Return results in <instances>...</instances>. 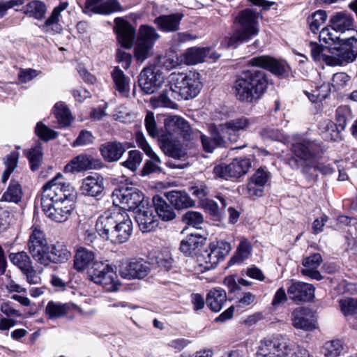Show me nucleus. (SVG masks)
<instances>
[{
	"instance_id": "nucleus-1",
	"label": "nucleus",
	"mask_w": 357,
	"mask_h": 357,
	"mask_svg": "<svg viewBox=\"0 0 357 357\" xmlns=\"http://www.w3.org/2000/svg\"><path fill=\"white\" fill-rule=\"evenodd\" d=\"M57 174L43 187L40 204L45 215L56 222H64L71 216L75 208L76 192L69 183L63 182Z\"/></svg>"
},
{
	"instance_id": "nucleus-2",
	"label": "nucleus",
	"mask_w": 357,
	"mask_h": 357,
	"mask_svg": "<svg viewBox=\"0 0 357 357\" xmlns=\"http://www.w3.org/2000/svg\"><path fill=\"white\" fill-rule=\"evenodd\" d=\"M268 87L266 74L259 70H245L234 82L232 90L237 100L254 103L261 98Z\"/></svg>"
},
{
	"instance_id": "nucleus-3",
	"label": "nucleus",
	"mask_w": 357,
	"mask_h": 357,
	"mask_svg": "<svg viewBox=\"0 0 357 357\" xmlns=\"http://www.w3.org/2000/svg\"><path fill=\"white\" fill-rule=\"evenodd\" d=\"M293 156L289 160V165L294 169L301 167V172L306 174L310 169H317L318 164L324 154L321 144L308 138L299 139L291 146Z\"/></svg>"
},
{
	"instance_id": "nucleus-4",
	"label": "nucleus",
	"mask_w": 357,
	"mask_h": 357,
	"mask_svg": "<svg viewBox=\"0 0 357 357\" xmlns=\"http://www.w3.org/2000/svg\"><path fill=\"white\" fill-rule=\"evenodd\" d=\"M94 259L95 254L93 251L79 247L75 255L74 267L78 271H83L92 264V268L89 272L90 280L96 284L103 285L107 291H111L112 268L109 261L94 262Z\"/></svg>"
},
{
	"instance_id": "nucleus-5",
	"label": "nucleus",
	"mask_w": 357,
	"mask_h": 357,
	"mask_svg": "<svg viewBox=\"0 0 357 357\" xmlns=\"http://www.w3.org/2000/svg\"><path fill=\"white\" fill-rule=\"evenodd\" d=\"M259 13L251 8H245L238 13L234 21L230 36L226 38L227 46L236 48L243 43L248 42L259 32L258 19Z\"/></svg>"
},
{
	"instance_id": "nucleus-6",
	"label": "nucleus",
	"mask_w": 357,
	"mask_h": 357,
	"mask_svg": "<svg viewBox=\"0 0 357 357\" xmlns=\"http://www.w3.org/2000/svg\"><path fill=\"white\" fill-rule=\"evenodd\" d=\"M169 85L172 96L175 93L185 100L193 98L202 89L200 75L192 71L185 74L173 73L169 76Z\"/></svg>"
},
{
	"instance_id": "nucleus-7",
	"label": "nucleus",
	"mask_w": 357,
	"mask_h": 357,
	"mask_svg": "<svg viewBox=\"0 0 357 357\" xmlns=\"http://www.w3.org/2000/svg\"><path fill=\"white\" fill-rule=\"evenodd\" d=\"M149 202L142 191L136 188L119 186L113 190V208H121L122 211L137 212Z\"/></svg>"
},
{
	"instance_id": "nucleus-8",
	"label": "nucleus",
	"mask_w": 357,
	"mask_h": 357,
	"mask_svg": "<svg viewBox=\"0 0 357 357\" xmlns=\"http://www.w3.org/2000/svg\"><path fill=\"white\" fill-rule=\"evenodd\" d=\"M231 250L229 243L224 241L212 243L209 248L197 254L198 265L204 271L214 268L217 264L225 259Z\"/></svg>"
},
{
	"instance_id": "nucleus-9",
	"label": "nucleus",
	"mask_w": 357,
	"mask_h": 357,
	"mask_svg": "<svg viewBox=\"0 0 357 357\" xmlns=\"http://www.w3.org/2000/svg\"><path fill=\"white\" fill-rule=\"evenodd\" d=\"M293 351L291 342L282 336L264 339L260 342L257 357H287Z\"/></svg>"
},
{
	"instance_id": "nucleus-10",
	"label": "nucleus",
	"mask_w": 357,
	"mask_h": 357,
	"mask_svg": "<svg viewBox=\"0 0 357 357\" xmlns=\"http://www.w3.org/2000/svg\"><path fill=\"white\" fill-rule=\"evenodd\" d=\"M150 272V264L142 258L127 259L120 261L116 266V273L127 280H142Z\"/></svg>"
},
{
	"instance_id": "nucleus-11",
	"label": "nucleus",
	"mask_w": 357,
	"mask_h": 357,
	"mask_svg": "<svg viewBox=\"0 0 357 357\" xmlns=\"http://www.w3.org/2000/svg\"><path fill=\"white\" fill-rule=\"evenodd\" d=\"M160 36L155 28L142 25L139 29V36L135 47V56L137 61L143 62L149 56Z\"/></svg>"
},
{
	"instance_id": "nucleus-12",
	"label": "nucleus",
	"mask_w": 357,
	"mask_h": 357,
	"mask_svg": "<svg viewBox=\"0 0 357 357\" xmlns=\"http://www.w3.org/2000/svg\"><path fill=\"white\" fill-rule=\"evenodd\" d=\"M113 243H123L128 241L132 232V223L128 213L121 208H113Z\"/></svg>"
},
{
	"instance_id": "nucleus-13",
	"label": "nucleus",
	"mask_w": 357,
	"mask_h": 357,
	"mask_svg": "<svg viewBox=\"0 0 357 357\" xmlns=\"http://www.w3.org/2000/svg\"><path fill=\"white\" fill-rule=\"evenodd\" d=\"M251 167V161L248 158H236L228 165H219L214 167L216 176L226 180L238 178L245 174Z\"/></svg>"
},
{
	"instance_id": "nucleus-14",
	"label": "nucleus",
	"mask_w": 357,
	"mask_h": 357,
	"mask_svg": "<svg viewBox=\"0 0 357 357\" xmlns=\"http://www.w3.org/2000/svg\"><path fill=\"white\" fill-rule=\"evenodd\" d=\"M200 134V139L203 148L206 152L212 153L217 147H226L229 140L227 138V131L223 123L213 126L210 128L211 137Z\"/></svg>"
},
{
	"instance_id": "nucleus-15",
	"label": "nucleus",
	"mask_w": 357,
	"mask_h": 357,
	"mask_svg": "<svg viewBox=\"0 0 357 357\" xmlns=\"http://www.w3.org/2000/svg\"><path fill=\"white\" fill-rule=\"evenodd\" d=\"M164 82V77L155 66L145 68L139 74L138 82L142 90L153 93Z\"/></svg>"
},
{
	"instance_id": "nucleus-16",
	"label": "nucleus",
	"mask_w": 357,
	"mask_h": 357,
	"mask_svg": "<svg viewBox=\"0 0 357 357\" xmlns=\"http://www.w3.org/2000/svg\"><path fill=\"white\" fill-rule=\"evenodd\" d=\"M314 287L303 282H294L287 289L289 298L294 303L309 302L314 297Z\"/></svg>"
},
{
	"instance_id": "nucleus-17",
	"label": "nucleus",
	"mask_w": 357,
	"mask_h": 357,
	"mask_svg": "<svg viewBox=\"0 0 357 357\" xmlns=\"http://www.w3.org/2000/svg\"><path fill=\"white\" fill-rule=\"evenodd\" d=\"M247 66L267 70L278 76L286 73L284 64L268 55L252 57L247 61Z\"/></svg>"
},
{
	"instance_id": "nucleus-18",
	"label": "nucleus",
	"mask_w": 357,
	"mask_h": 357,
	"mask_svg": "<svg viewBox=\"0 0 357 357\" xmlns=\"http://www.w3.org/2000/svg\"><path fill=\"white\" fill-rule=\"evenodd\" d=\"M292 326L299 330L311 331L316 328V321L310 309L298 307L294 309L291 314Z\"/></svg>"
},
{
	"instance_id": "nucleus-19",
	"label": "nucleus",
	"mask_w": 357,
	"mask_h": 357,
	"mask_svg": "<svg viewBox=\"0 0 357 357\" xmlns=\"http://www.w3.org/2000/svg\"><path fill=\"white\" fill-rule=\"evenodd\" d=\"M165 126L167 130L178 131L183 138L189 141L192 135L199 134L195 132L190 127L189 123L183 118L178 116H169L165 121Z\"/></svg>"
},
{
	"instance_id": "nucleus-20",
	"label": "nucleus",
	"mask_w": 357,
	"mask_h": 357,
	"mask_svg": "<svg viewBox=\"0 0 357 357\" xmlns=\"http://www.w3.org/2000/svg\"><path fill=\"white\" fill-rule=\"evenodd\" d=\"M117 40L121 47L130 49L133 44L135 31L130 24L121 17L114 20Z\"/></svg>"
},
{
	"instance_id": "nucleus-21",
	"label": "nucleus",
	"mask_w": 357,
	"mask_h": 357,
	"mask_svg": "<svg viewBox=\"0 0 357 357\" xmlns=\"http://www.w3.org/2000/svg\"><path fill=\"white\" fill-rule=\"evenodd\" d=\"M253 123V120L245 116L229 120L223 123L227 131V138L230 142H236L240 137L241 131L247 130Z\"/></svg>"
},
{
	"instance_id": "nucleus-22",
	"label": "nucleus",
	"mask_w": 357,
	"mask_h": 357,
	"mask_svg": "<svg viewBox=\"0 0 357 357\" xmlns=\"http://www.w3.org/2000/svg\"><path fill=\"white\" fill-rule=\"evenodd\" d=\"M135 220L142 232H149L158 226L153 206L149 202L135 212Z\"/></svg>"
},
{
	"instance_id": "nucleus-23",
	"label": "nucleus",
	"mask_w": 357,
	"mask_h": 357,
	"mask_svg": "<svg viewBox=\"0 0 357 357\" xmlns=\"http://www.w3.org/2000/svg\"><path fill=\"white\" fill-rule=\"evenodd\" d=\"M160 148L165 155L175 159H181L185 154V150L182 144L172 138V135L169 132L160 137Z\"/></svg>"
},
{
	"instance_id": "nucleus-24",
	"label": "nucleus",
	"mask_w": 357,
	"mask_h": 357,
	"mask_svg": "<svg viewBox=\"0 0 357 357\" xmlns=\"http://www.w3.org/2000/svg\"><path fill=\"white\" fill-rule=\"evenodd\" d=\"M99 165V161L95 160L91 155L80 154L74 158L64 167L66 173H74L96 169Z\"/></svg>"
},
{
	"instance_id": "nucleus-25",
	"label": "nucleus",
	"mask_w": 357,
	"mask_h": 357,
	"mask_svg": "<svg viewBox=\"0 0 357 357\" xmlns=\"http://www.w3.org/2000/svg\"><path fill=\"white\" fill-rule=\"evenodd\" d=\"M270 178V172L266 168L260 167L251 177V181L248 184V191L250 196L261 197L263 188Z\"/></svg>"
},
{
	"instance_id": "nucleus-26",
	"label": "nucleus",
	"mask_w": 357,
	"mask_h": 357,
	"mask_svg": "<svg viewBox=\"0 0 357 357\" xmlns=\"http://www.w3.org/2000/svg\"><path fill=\"white\" fill-rule=\"evenodd\" d=\"M321 262L322 257L319 253H314L309 257H305L302 262L304 268L301 269V273L305 276L319 281L323 278L318 271V268Z\"/></svg>"
},
{
	"instance_id": "nucleus-27",
	"label": "nucleus",
	"mask_w": 357,
	"mask_h": 357,
	"mask_svg": "<svg viewBox=\"0 0 357 357\" xmlns=\"http://www.w3.org/2000/svg\"><path fill=\"white\" fill-rule=\"evenodd\" d=\"M81 190L86 195L98 196L104 190L103 178L97 174L88 176L83 179Z\"/></svg>"
},
{
	"instance_id": "nucleus-28",
	"label": "nucleus",
	"mask_w": 357,
	"mask_h": 357,
	"mask_svg": "<svg viewBox=\"0 0 357 357\" xmlns=\"http://www.w3.org/2000/svg\"><path fill=\"white\" fill-rule=\"evenodd\" d=\"M183 17V15L181 13L162 15L157 17L154 20V23L162 31H175L178 29Z\"/></svg>"
},
{
	"instance_id": "nucleus-29",
	"label": "nucleus",
	"mask_w": 357,
	"mask_h": 357,
	"mask_svg": "<svg viewBox=\"0 0 357 357\" xmlns=\"http://www.w3.org/2000/svg\"><path fill=\"white\" fill-rule=\"evenodd\" d=\"M167 200L173 205L176 209L181 210L192 207L195 205V202L190 195L185 191L172 190L165 193Z\"/></svg>"
},
{
	"instance_id": "nucleus-30",
	"label": "nucleus",
	"mask_w": 357,
	"mask_h": 357,
	"mask_svg": "<svg viewBox=\"0 0 357 357\" xmlns=\"http://www.w3.org/2000/svg\"><path fill=\"white\" fill-rule=\"evenodd\" d=\"M82 11L89 16L92 14L109 15L112 13V0H85Z\"/></svg>"
},
{
	"instance_id": "nucleus-31",
	"label": "nucleus",
	"mask_w": 357,
	"mask_h": 357,
	"mask_svg": "<svg viewBox=\"0 0 357 357\" xmlns=\"http://www.w3.org/2000/svg\"><path fill=\"white\" fill-rule=\"evenodd\" d=\"M333 29L337 32L344 33L353 29L354 18L344 12H337L333 14L329 20Z\"/></svg>"
},
{
	"instance_id": "nucleus-32",
	"label": "nucleus",
	"mask_w": 357,
	"mask_h": 357,
	"mask_svg": "<svg viewBox=\"0 0 357 357\" xmlns=\"http://www.w3.org/2000/svg\"><path fill=\"white\" fill-rule=\"evenodd\" d=\"M152 202L155 211L162 220L171 221L176 218L174 209L161 196L155 195L152 199Z\"/></svg>"
},
{
	"instance_id": "nucleus-33",
	"label": "nucleus",
	"mask_w": 357,
	"mask_h": 357,
	"mask_svg": "<svg viewBox=\"0 0 357 357\" xmlns=\"http://www.w3.org/2000/svg\"><path fill=\"white\" fill-rule=\"evenodd\" d=\"M227 301L225 291L220 288H213L207 294L206 303L207 306L215 312L220 311Z\"/></svg>"
},
{
	"instance_id": "nucleus-34",
	"label": "nucleus",
	"mask_w": 357,
	"mask_h": 357,
	"mask_svg": "<svg viewBox=\"0 0 357 357\" xmlns=\"http://www.w3.org/2000/svg\"><path fill=\"white\" fill-rule=\"evenodd\" d=\"M205 241L206 239L199 235H188L181 242L180 250L186 256L197 255V250H199Z\"/></svg>"
},
{
	"instance_id": "nucleus-35",
	"label": "nucleus",
	"mask_w": 357,
	"mask_h": 357,
	"mask_svg": "<svg viewBox=\"0 0 357 357\" xmlns=\"http://www.w3.org/2000/svg\"><path fill=\"white\" fill-rule=\"evenodd\" d=\"M216 198L220 202V206L213 200H206L204 203L205 210L215 219L220 220L222 218L225 209L229 206L230 200L222 195H218Z\"/></svg>"
},
{
	"instance_id": "nucleus-36",
	"label": "nucleus",
	"mask_w": 357,
	"mask_h": 357,
	"mask_svg": "<svg viewBox=\"0 0 357 357\" xmlns=\"http://www.w3.org/2000/svg\"><path fill=\"white\" fill-rule=\"evenodd\" d=\"M96 229L100 238L106 241L109 239L112 229V211L110 210L105 211L98 217Z\"/></svg>"
},
{
	"instance_id": "nucleus-37",
	"label": "nucleus",
	"mask_w": 357,
	"mask_h": 357,
	"mask_svg": "<svg viewBox=\"0 0 357 357\" xmlns=\"http://www.w3.org/2000/svg\"><path fill=\"white\" fill-rule=\"evenodd\" d=\"M48 245L44 233L38 228H34L28 241V250L30 254L40 250Z\"/></svg>"
},
{
	"instance_id": "nucleus-38",
	"label": "nucleus",
	"mask_w": 357,
	"mask_h": 357,
	"mask_svg": "<svg viewBox=\"0 0 357 357\" xmlns=\"http://www.w3.org/2000/svg\"><path fill=\"white\" fill-rule=\"evenodd\" d=\"M113 80L117 94L121 97H128L130 93L129 82L123 71L116 67L113 71Z\"/></svg>"
},
{
	"instance_id": "nucleus-39",
	"label": "nucleus",
	"mask_w": 357,
	"mask_h": 357,
	"mask_svg": "<svg viewBox=\"0 0 357 357\" xmlns=\"http://www.w3.org/2000/svg\"><path fill=\"white\" fill-rule=\"evenodd\" d=\"M24 13L30 17L36 20H42L46 13V5L41 1L33 0L28 3L24 8Z\"/></svg>"
},
{
	"instance_id": "nucleus-40",
	"label": "nucleus",
	"mask_w": 357,
	"mask_h": 357,
	"mask_svg": "<svg viewBox=\"0 0 357 357\" xmlns=\"http://www.w3.org/2000/svg\"><path fill=\"white\" fill-rule=\"evenodd\" d=\"M8 259L22 272L31 270L32 261L26 252H12L9 254Z\"/></svg>"
},
{
	"instance_id": "nucleus-41",
	"label": "nucleus",
	"mask_w": 357,
	"mask_h": 357,
	"mask_svg": "<svg viewBox=\"0 0 357 357\" xmlns=\"http://www.w3.org/2000/svg\"><path fill=\"white\" fill-rule=\"evenodd\" d=\"M29 159L31 170H37L43 161V146L40 142H37L36 145L26 152Z\"/></svg>"
},
{
	"instance_id": "nucleus-42",
	"label": "nucleus",
	"mask_w": 357,
	"mask_h": 357,
	"mask_svg": "<svg viewBox=\"0 0 357 357\" xmlns=\"http://www.w3.org/2000/svg\"><path fill=\"white\" fill-rule=\"evenodd\" d=\"M336 128L338 131L344 130L348 122L353 120L351 109L348 106H340L336 109Z\"/></svg>"
},
{
	"instance_id": "nucleus-43",
	"label": "nucleus",
	"mask_w": 357,
	"mask_h": 357,
	"mask_svg": "<svg viewBox=\"0 0 357 357\" xmlns=\"http://www.w3.org/2000/svg\"><path fill=\"white\" fill-rule=\"evenodd\" d=\"M208 53L205 48L191 47L184 54L185 62L188 65H195L204 61Z\"/></svg>"
},
{
	"instance_id": "nucleus-44",
	"label": "nucleus",
	"mask_w": 357,
	"mask_h": 357,
	"mask_svg": "<svg viewBox=\"0 0 357 357\" xmlns=\"http://www.w3.org/2000/svg\"><path fill=\"white\" fill-rule=\"evenodd\" d=\"M54 114L59 123L63 126H68L73 121V117L69 109L62 102H59L54 107Z\"/></svg>"
},
{
	"instance_id": "nucleus-45",
	"label": "nucleus",
	"mask_w": 357,
	"mask_h": 357,
	"mask_svg": "<svg viewBox=\"0 0 357 357\" xmlns=\"http://www.w3.org/2000/svg\"><path fill=\"white\" fill-rule=\"evenodd\" d=\"M69 307L67 304H63L54 301H50L46 307L45 313L50 319H58L67 314Z\"/></svg>"
},
{
	"instance_id": "nucleus-46",
	"label": "nucleus",
	"mask_w": 357,
	"mask_h": 357,
	"mask_svg": "<svg viewBox=\"0 0 357 357\" xmlns=\"http://www.w3.org/2000/svg\"><path fill=\"white\" fill-rule=\"evenodd\" d=\"M22 191L20 185L15 181H12L7 190L3 194L1 200L17 203L20 201Z\"/></svg>"
},
{
	"instance_id": "nucleus-47",
	"label": "nucleus",
	"mask_w": 357,
	"mask_h": 357,
	"mask_svg": "<svg viewBox=\"0 0 357 357\" xmlns=\"http://www.w3.org/2000/svg\"><path fill=\"white\" fill-rule=\"evenodd\" d=\"M51 250L52 263H64L71 256V253L67 246L60 243L54 245Z\"/></svg>"
},
{
	"instance_id": "nucleus-48",
	"label": "nucleus",
	"mask_w": 357,
	"mask_h": 357,
	"mask_svg": "<svg viewBox=\"0 0 357 357\" xmlns=\"http://www.w3.org/2000/svg\"><path fill=\"white\" fill-rule=\"evenodd\" d=\"M251 243L247 239H243L238 245L236 254L230 259L229 264H234L243 261L249 257L251 254Z\"/></svg>"
},
{
	"instance_id": "nucleus-49",
	"label": "nucleus",
	"mask_w": 357,
	"mask_h": 357,
	"mask_svg": "<svg viewBox=\"0 0 357 357\" xmlns=\"http://www.w3.org/2000/svg\"><path fill=\"white\" fill-rule=\"evenodd\" d=\"M335 31L329 27L323 28L319 32V40L328 45V47L333 50L334 46L338 45L344 39H340L339 36L335 34Z\"/></svg>"
},
{
	"instance_id": "nucleus-50",
	"label": "nucleus",
	"mask_w": 357,
	"mask_h": 357,
	"mask_svg": "<svg viewBox=\"0 0 357 357\" xmlns=\"http://www.w3.org/2000/svg\"><path fill=\"white\" fill-rule=\"evenodd\" d=\"M327 13L325 10H319L314 12L308 17L307 22L310 30L316 33L320 29V26L326 22Z\"/></svg>"
},
{
	"instance_id": "nucleus-51",
	"label": "nucleus",
	"mask_w": 357,
	"mask_h": 357,
	"mask_svg": "<svg viewBox=\"0 0 357 357\" xmlns=\"http://www.w3.org/2000/svg\"><path fill=\"white\" fill-rule=\"evenodd\" d=\"M19 159V153L17 152H13L8 155L5 159L4 164L6 169L3 172L1 176V182L6 183L9 178L10 174L16 168Z\"/></svg>"
},
{
	"instance_id": "nucleus-52",
	"label": "nucleus",
	"mask_w": 357,
	"mask_h": 357,
	"mask_svg": "<svg viewBox=\"0 0 357 357\" xmlns=\"http://www.w3.org/2000/svg\"><path fill=\"white\" fill-rule=\"evenodd\" d=\"M169 93H172L170 90L169 91H163L158 97L152 98L153 106L155 107L176 108V104L169 98Z\"/></svg>"
},
{
	"instance_id": "nucleus-53",
	"label": "nucleus",
	"mask_w": 357,
	"mask_h": 357,
	"mask_svg": "<svg viewBox=\"0 0 357 357\" xmlns=\"http://www.w3.org/2000/svg\"><path fill=\"white\" fill-rule=\"evenodd\" d=\"M52 250L50 247H46L31 254L33 259L39 264L43 266H48L52 263Z\"/></svg>"
},
{
	"instance_id": "nucleus-54",
	"label": "nucleus",
	"mask_w": 357,
	"mask_h": 357,
	"mask_svg": "<svg viewBox=\"0 0 357 357\" xmlns=\"http://www.w3.org/2000/svg\"><path fill=\"white\" fill-rule=\"evenodd\" d=\"M182 220L185 224L189 226L199 228V225L204 222V217L203 215L198 211H188L183 215Z\"/></svg>"
},
{
	"instance_id": "nucleus-55",
	"label": "nucleus",
	"mask_w": 357,
	"mask_h": 357,
	"mask_svg": "<svg viewBox=\"0 0 357 357\" xmlns=\"http://www.w3.org/2000/svg\"><path fill=\"white\" fill-rule=\"evenodd\" d=\"M324 349L326 356L338 357L343 350V345L340 340H333L325 343Z\"/></svg>"
},
{
	"instance_id": "nucleus-56",
	"label": "nucleus",
	"mask_w": 357,
	"mask_h": 357,
	"mask_svg": "<svg viewBox=\"0 0 357 357\" xmlns=\"http://www.w3.org/2000/svg\"><path fill=\"white\" fill-rule=\"evenodd\" d=\"M35 132L41 139L48 141L55 139L58 132L50 129L42 122H38L35 128Z\"/></svg>"
},
{
	"instance_id": "nucleus-57",
	"label": "nucleus",
	"mask_w": 357,
	"mask_h": 357,
	"mask_svg": "<svg viewBox=\"0 0 357 357\" xmlns=\"http://www.w3.org/2000/svg\"><path fill=\"white\" fill-rule=\"evenodd\" d=\"M142 162V153L137 150H132L129 152L128 158L123 163V165L131 171L135 172L140 165Z\"/></svg>"
},
{
	"instance_id": "nucleus-58",
	"label": "nucleus",
	"mask_w": 357,
	"mask_h": 357,
	"mask_svg": "<svg viewBox=\"0 0 357 357\" xmlns=\"http://www.w3.org/2000/svg\"><path fill=\"white\" fill-rule=\"evenodd\" d=\"M149 157L151 158V160H147L145 162L142 169V176L149 175L160 169L158 165L161 163V160L159 157L156 154L149 155Z\"/></svg>"
},
{
	"instance_id": "nucleus-59",
	"label": "nucleus",
	"mask_w": 357,
	"mask_h": 357,
	"mask_svg": "<svg viewBox=\"0 0 357 357\" xmlns=\"http://www.w3.org/2000/svg\"><path fill=\"white\" fill-rule=\"evenodd\" d=\"M340 306L344 315H351L357 312V298H347L340 301Z\"/></svg>"
},
{
	"instance_id": "nucleus-60",
	"label": "nucleus",
	"mask_w": 357,
	"mask_h": 357,
	"mask_svg": "<svg viewBox=\"0 0 357 357\" xmlns=\"http://www.w3.org/2000/svg\"><path fill=\"white\" fill-rule=\"evenodd\" d=\"M144 124L149 135L155 138L158 137V129L155 121L154 114L151 111H148L144 119Z\"/></svg>"
},
{
	"instance_id": "nucleus-61",
	"label": "nucleus",
	"mask_w": 357,
	"mask_h": 357,
	"mask_svg": "<svg viewBox=\"0 0 357 357\" xmlns=\"http://www.w3.org/2000/svg\"><path fill=\"white\" fill-rule=\"evenodd\" d=\"M351 80V77L347 73L340 72L333 75L332 79V86L334 89L340 90L346 86Z\"/></svg>"
},
{
	"instance_id": "nucleus-62",
	"label": "nucleus",
	"mask_w": 357,
	"mask_h": 357,
	"mask_svg": "<svg viewBox=\"0 0 357 357\" xmlns=\"http://www.w3.org/2000/svg\"><path fill=\"white\" fill-rule=\"evenodd\" d=\"M261 137L264 139L282 141L284 139L282 132L275 128H266L260 132Z\"/></svg>"
},
{
	"instance_id": "nucleus-63",
	"label": "nucleus",
	"mask_w": 357,
	"mask_h": 357,
	"mask_svg": "<svg viewBox=\"0 0 357 357\" xmlns=\"http://www.w3.org/2000/svg\"><path fill=\"white\" fill-rule=\"evenodd\" d=\"M93 135L92 134L86 130H82L76 140L73 142V146H84L92 143Z\"/></svg>"
},
{
	"instance_id": "nucleus-64",
	"label": "nucleus",
	"mask_w": 357,
	"mask_h": 357,
	"mask_svg": "<svg viewBox=\"0 0 357 357\" xmlns=\"http://www.w3.org/2000/svg\"><path fill=\"white\" fill-rule=\"evenodd\" d=\"M256 299L255 295L250 292H245L238 298L236 301V307H245L255 303Z\"/></svg>"
}]
</instances>
